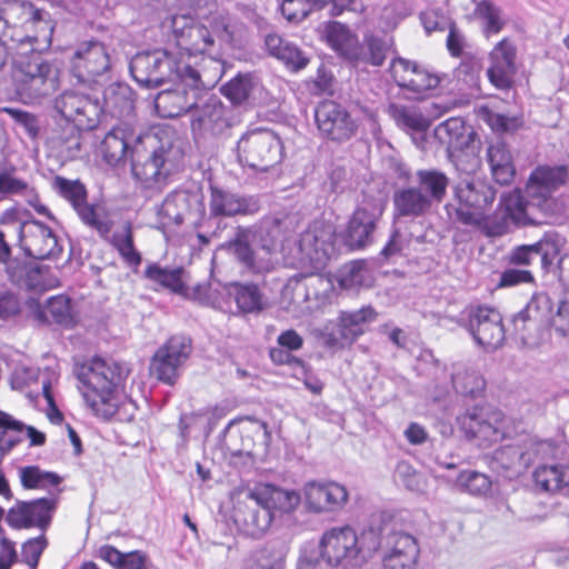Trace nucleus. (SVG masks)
<instances>
[{
  "label": "nucleus",
  "instance_id": "obj_47",
  "mask_svg": "<svg viewBox=\"0 0 569 569\" xmlns=\"http://www.w3.org/2000/svg\"><path fill=\"white\" fill-rule=\"evenodd\" d=\"M18 472L21 486L28 490H46L61 482L59 475L42 470L39 466L20 467Z\"/></svg>",
  "mask_w": 569,
  "mask_h": 569
},
{
  "label": "nucleus",
  "instance_id": "obj_21",
  "mask_svg": "<svg viewBox=\"0 0 569 569\" xmlns=\"http://www.w3.org/2000/svg\"><path fill=\"white\" fill-rule=\"evenodd\" d=\"M19 240L24 252L34 259H58L62 253L57 234L38 220H29L19 226Z\"/></svg>",
  "mask_w": 569,
  "mask_h": 569
},
{
  "label": "nucleus",
  "instance_id": "obj_4",
  "mask_svg": "<svg viewBox=\"0 0 569 569\" xmlns=\"http://www.w3.org/2000/svg\"><path fill=\"white\" fill-rule=\"evenodd\" d=\"M257 232L250 227H237L234 236L223 249L248 272L261 274L272 271L279 263L280 243L272 238L252 248Z\"/></svg>",
  "mask_w": 569,
  "mask_h": 569
},
{
  "label": "nucleus",
  "instance_id": "obj_26",
  "mask_svg": "<svg viewBox=\"0 0 569 569\" xmlns=\"http://www.w3.org/2000/svg\"><path fill=\"white\" fill-rule=\"evenodd\" d=\"M174 88L160 91L154 98V108L161 118H176L192 111L201 101L197 89L182 79L172 81Z\"/></svg>",
  "mask_w": 569,
  "mask_h": 569
},
{
  "label": "nucleus",
  "instance_id": "obj_43",
  "mask_svg": "<svg viewBox=\"0 0 569 569\" xmlns=\"http://www.w3.org/2000/svg\"><path fill=\"white\" fill-rule=\"evenodd\" d=\"M326 39L328 44L349 62L355 57L358 38L346 24L338 21L330 22L326 27Z\"/></svg>",
  "mask_w": 569,
  "mask_h": 569
},
{
  "label": "nucleus",
  "instance_id": "obj_36",
  "mask_svg": "<svg viewBox=\"0 0 569 569\" xmlns=\"http://www.w3.org/2000/svg\"><path fill=\"white\" fill-rule=\"evenodd\" d=\"M393 216L396 219L423 218L431 213L433 206L422 196V193L413 188L410 183L401 187L393 192Z\"/></svg>",
  "mask_w": 569,
  "mask_h": 569
},
{
  "label": "nucleus",
  "instance_id": "obj_12",
  "mask_svg": "<svg viewBox=\"0 0 569 569\" xmlns=\"http://www.w3.org/2000/svg\"><path fill=\"white\" fill-rule=\"evenodd\" d=\"M71 74L80 83H98L111 69V59L104 43L89 40L79 43L69 57Z\"/></svg>",
  "mask_w": 569,
  "mask_h": 569
},
{
  "label": "nucleus",
  "instance_id": "obj_16",
  "mask_svg": "<svg viewBox=\"0 0 569 569\" xmlns=\"http://www.w3.org/2000/svg\"><path fill=\"white\" fill-rule=\"evenodd\" d=\"M378 550L382 553L383 569H415L419 557L417 539L402 530H390L381 535L377 530Z\"/></svg>",
  "mask_w": 569,
  "mask_h": 569
},
{
  "label": "nucleus",
  "instance_id": "obj_8",
  "mask_svg": "<svg viewBox=\"0 0 569 569\" xmlns=\"http://www.w3.org/2000/svg\"><path fill=\"white\" fill-rule=\"evenodd\" d=\"M531 204L527 203L519 190L503 193L500 197L499 204L492 214L486 212L481 222L473 227L487 237H501L511 230L512 226L520 227L533 224L536 220L531 218Z\"/></svg>",
  "mask_w": 569,
  "mask_h": 569
},
{
  "label": "nucleus",
  "instance_id": "obj_56",
  "mask_svg": "<svg viewBox=\"0 0 569 569\" xmlns=\"http://www.w3.org/2000/svg\"><path fill=\"white\" fill-rule=\"evenodd\" d=\"M181 273L182 269L180 268L168 269L157 264H150L144 271L147 279L174 292H180L183 289Z\"/></svg>",
  "mask_w": 569,
  "mask_h": 569
},
{
  "label": "nucleus",
  "instance_id": "obj_39",
  "mask_svg": "<svg viewBox=\"0 0 569 569\" xmlns=\"http://www.w3.org/2000/svg\"><path fill=\"white\" fill-rule=\"evenodd\" d=\"M487 159L496 182L509 184L513 180L516 169L512 156L503 141L497 140L488 147Z\"/></svg>",
  "mask_w": 569,
  "mask_h": 569
},
{
  "label": "nucleus",
  "instance_id": "obj_32",
  "mask_svg": "<svg viewBox=\"0 0 569 569\" xmlns=\"http://www.w3.org/2000/svg\"><path fill=\"white\" fill-rule=\"evenodd\" d=\"M7 276L13 284L27 290L46 291L51 289L56 281L50 276L49 267L27 258L10 262Z\"/></svg>",
  "mask_w": 569,
  "mask_h": 569
},
{
  "label": "nucleus",
  "instance_id": "obj_14",
  "mask_svg": "<svg viewBox=\"0 0 569 569\" xmlns=\"http://www.w3.org/2000/svg\"><path fill=\"white\" fill-rule=\"evenodd\" d=\"M233 126L232 109L216 94H204L191 116L192 133L202 139L219 137Z\"/></svg>",
  "mask_w": 569,
  "mask_h": 569
},
{
  "label": "nucleus",
  "instance_id": "obj_58",
  "mask_svg": "<svg viewBox=\"0 0 569 569\" xmlns=\"http://www.w3.org/2000/svg\"><path fill=\"white\" fill-rule=\"evenodd\" d=\"M395 480L401 483L407 490L412 492H423L426 489V479L423 476L406 460L397 463L395 470Z\"/></svg>",
  "mask_w": 569,
  "mask_h": 569
},
{
  "label": "nucleus",
  "instance_id": "obj_63",
  "mask_svg": "<svg viewBox=\"0 0 569 569\" xmlns=\"http://www.w3.org/2000/svg\"><path fill=\"white\" fill-rule=\"evenodd\" d=\"M47 546L48 540L43 533L39 537L28 539L22 545V561L26 562L31 569H36Z\"/></svg>",
  "mask_w": 569,
  "mask_h": 569
},
{
  "label": "nucleus",
  "instance_id": "obj_37",
  "mask_svg": "<svg viewBox=\"0 0 569 569\" xmlns=\"http://www.w3.org/2000/svg\"><path fill=\"white\" fill-rule=\"evenodd\" d=\"M393 41L389 37L368 36L363 42L357 44L355 57L351 63L356 67L370 64L380 67L385 63L387 57L391 53Z\"/></svg>",
  "mask_w": 569,
  "mask_h": 569
},
{
  "label": "nucleus",
  "instance_id": "obj_10",
  "mask_svg": "<svg viewBox=\"0 0 569 569\" xmlns=\"http://www.w3.org/2000/svg\"><path fill=\"white\" fill-rule=\"evenodd\" d=\"M206 212L203 194L198 191L177 190L166 197L157 208L159 228L181 226L189 221L198 228H204Z\"/></svg>",
  "mask_w": 569,
  "mask_h": 569
},
{
  "label": "nucleus",
  "instance_id": "obj_53",
  "mask_svg": "<svg viewBox=\"0 0 569 569\" xmlns=\"http://www.w3.org/2000/svg\"><path fill=\"white\" fill-rule=\"evenodd\" d=\"M253 89V78L251 74L239 73L227 83L220 91L234 106L244 103Z\"/></svg>",
  "mask_w": 569,
  "mask_h": 569
},
{
  "label": "nucleus",
  "instance_id": "obj_22",
  "mask_svg": "<svg viewBox=\"0 0 569 569\" xmlns=\"http://www.w3.org/2000/svg\"><path fill=\"white\" fill-rule=\"evenodd\" d=\"M502 412L491 407H473L458 417L466 437L482 442H496L502 438Z\"/></svg>",
  "mask_w": 569,
  "mask_h": 569
},
{
  "label": "nucleus",
  "instance_id": "obj_44",
  "mask_svg": "<svg viewBox=\"0 0 569 569\" xmlns=\"http://www.w3.org/2000/svg\"><path fill=\"white\" fill-rule=\"evenodd\" d=\"M376 312L372 308H361L355 311H341L339 331L343 340L352 342L365 332V325L372 321Z\"/></svg>",
  "mask_w": 569,
  "mask_h": 569
},
{
  "label": "nucleus",
  "instance_id": "obj_57",
  "mask_svg": "<svg viewBox=\"0 0 569 569\" xmlns=\"http://www.w3.org/2000/svg\"><path fill=\"white\" fill-rule=\"evenodd\" d=\"M82 130L83 129H80L79 127L68 123L62 132L57 136L56 139L58 140L60 151L67 159L73 160L80 157L82 150L80 131Z\"/></svg>",
  "mask_w": 569,
  "mask_h": 569
},
{
  "label": "nucleus",
  "instance_id": "obj_19",
  "mask_svg": "<svg viewBox=\"0 0 569 569\" xmlns=\"http://www.w3.org/2000/svg\"><path fill=\"white\" fill-rule=\"evenodd\" d=\"M383 207L376 200H363L353 211L345 231V244L351 250H359L373 242L377 223Z\"/></svg>",
  "mask_w": 569,
  "mask_h": 569
},
{
  "label": "nucleus",
  "instance_id": "obj_23",
  "mask_svg": "<svg viewBox=\"0 0 569 569\" xmlns=\"http://www.w3.org/2000/svg\"><path fill=\"white\" fill-rule=\"evenodd\" d=\"M210 216H203L204 228L213 223L219 226V217L253 214L259 210V202L253 197H244L219 187H210Z\"/></svg>",
  "mask_w": 569,
  "mask_h": 569
},
{
  "label": "nucleus",
  "instance_id": "obj_15",
  "mask_svg": "<svg viewBox=\"0 0 569 569\" xmlns=\"http://www.w3.org/2000/svg\"><path fill=\"white\" fill-rule=\"evenodd\" d=\"M54 110L67 124L93 130L100 123L103 108L97 98L73 90L64 91L54 99Z\"/></svg>",
  "mask_w": 569,
  "mask_h": 569
},
{
  "label": "nucleus",
  "instance_id": "obj_46",
  "mask_svg": "<svg viewBox=\"0 0 569 569\" xmlns=\"http://www.w3.org/2000/svg\"><path fill=\"white\" fill-rule=\"evenodd\" d=\"M98 553L101 559L117 569H147L148 556L140 550L123 553L106 545L99 548Z\"/></svg>",
  "mask_w": 569,
  "mask_h": 569
},
{
  "label": "nucleus",
  "instance_id": "obj_30",
  "mask_svg": "<svg viewBox=\"0 0 569 569\" xmlns=\"http://www.w3.org/2000/svg\"><path fill=\"white\" fill-rule=\"evenodd\" d=\"M20 87L31 98L49 96L58 89V71L42 59L29 61L22 69Z\"/></svg>",
  "mask_w": 569,
  "mask_h": 569
},
{
  "label": "nucleus",
  "instance_id": "obj_59",
  "mask_svg": "<svg viewBox=\"0 0 569 569\" xmlns=\"http://www.w3.org/2000/svg\"><path fill=\"white\" fill-rule=\"evenodd\" d=\"M112 244L129 264L138 266L141 262V257L133 246V236L130 224H127L123 230L112 234Z\"/></svg>",
  "mask_w": 569,
  "mask_h": 569
},
{
  "label": "nucleus",
  "instance_id": "obj_6",
  "mask_svg": "<svg viewBox=\"0 0 569 569\" xmlns=\"http://www.w3.org/2000/svg\"><path fill=\"white\" fill-rule=\"evenodd\" d=\"M236 153L242 167L266 172L281 162L283 144L273 131L258 129L241 136L236 146Z\"/></svg>",
  "mask_w": 569,
  "mask_h": 569
},
{
  "label": "nucleus",
  "instance_id": "obj_17",
  "mask_svg": "<svg viewBox=\"0 0 569 569\" xmlns=\"http://www.w3.org/2000/svg\"><path fill=\"white\" fill-rule=\"evenodd\" d=\"M58 497L50 496L30 501L18 500L6 516L7 523L13 529L39 528L43 532L51 525L58 508Z\"/></svg>",
  "mask_w": 569,
  "mask_h": 569
},
{
  "label": "nucleus",
  "instance_id": "obj_18",
  "mask_svg": "<svg viewBox=\"0 0 569 569\" xmlns=\"http://www.w3.org/2000/svg\"><path fill=\"white\" fill-rule=\"evenodd\" d=\"M468 331L477 345L488 351L502 347L506 331L500 312L490 307L471 308L468 313Z\"/></svg>",
  "mask_w": 569,
  "mask_h": 569
},
{
  "label": "nucleus",
  "instance_id": "obj_29",
  "mask_svg": "<svg viewBox=\"0 0 569 569\" xmlns=\"http://www.w3.org/2000/svg\"><path fill=\"white\" fill-rule=\"evenodd\" d=\"M180 79L186 81L188 86L197 89L200 98L204 94H210L209 89L213 88L223 74V63L221 60L211 57L202 58L194 67L190 61L182 59L180 63Z\"/></svg>",
  "mask_w": 569,
  "mask_h": 569
},
{
  "label": "nucleus",
  "instance_id": "obj_41",
  "mask_svg": "<svg viewBox=\"0 0 569 569\" xmlns=\"http://www.w3.org/2000/svg\"><path fill=\"white\" fill-rule=\"evenodd\" d=\"M536 487L545 492L569 488V465L556 463L538 467L533 472Z\"/></svg>",
  "mask_w": 569,
  "mask_h": 569
},
{
  "label": "nucleus",
  "instance_id": "obj_49",
  "mask_svg": "<svg viewBox=\"0 0 569 569\" xmlns=\"http://www.w3.org/2000/svg\"><path fill=\"white\" fill-rule=\"evenodd\" d=\"M389 113L396 123L403 129L425 131L430 126L429 120L413 106L392 103L389 106Z\"/></svg>",
  "mask_w": 569,
  "mask_h": 569
},
{
  "label": "nucleus",
  "instance_id": "obj_40",
  "mask_svg": "<svg viewBox=\"0 0 569 569\" xmlns=\"http://www.w3.org/2000/svg\"><path fill=\"white\" fill-rule=\"evenodd\" d=\"M133 93L131 88L122 82H113L103 91V112L116 118H123L133 111Z\"/></svg>",
  "mask_w": 569,
  "mask_h": 569
},
{
  "label": "nucleus",
  "instance_id": "obj_61",
  "mask_svg": "<svg viewBox=\"0 0 569 569\" xmlns=\"http://www.w3.org/2000/svg\"><path fill=\"white\" fill-rule=\"evenodd\" d=\"M365 281V264L361 261H352L345 264L338 273V282L341 288L355 289Z\"/></svg>",
  "mask_w": 569,
  "mask_h": 569
},
{
  "label": "nucleus",
  "instance_id": "obj_7",
  "mask_svg": "<svg viewBox=\"0 0 569 569\" xmlns=\"http://www.w3.org/2000/svg\"><path fill=\"white\" fill-rule=\"evenodd\" d=\"M182 53L167 50L137 53L130 61V73L142 88H157L164 82L180 79Z\"/></svg>",
  "mask_w": 569,
  "mask_h": 569
},
{
  "label": "nucleus",
  "instance_id": "obj_33",
  "mask_svg": "<svg viewBox=\"0 0 569 569\" xmlns=\"http://www.w3.org/2000/svg\"><path fill=\"white\" fill-rule=\"evenodd\" d=\"M29 317L39 325L57 323L66 328H71L76 323L70 298L59 295L51 297L44 305L34 299L27 301Z\"/></svg>",
  "mask_w": 569,
  "mask_h": 569
},
{
  "label": "nucleus",
  "instance_id": "obj_51",
  "mask_svg": "<svg viewBox=\"0 0 569 569\" xmlns=\"http://www.w3.org/2000/svg\"><path fill=\"white\" fill-rule=\"evenodd\" d=\"M455 486L458 490L475 497H483L491 489L490 478L476 470H463L456 478Z\"/></svg>",
  "mask_w": 569,
  "mask_h": 569
},
{
  "label": "nucleus",
  "instance_id": "obj_9",
  "mask_svg": "<svg viewBox=\"0 0 569 569\" xmlns=\"http://www.w3.org/2000/svg\"><path fill=\"white\" fill-rule=\"evenodd\" d=\"M553 302L546 292L535 293L512 319L515 335L521 342L536 348L542 343L552 316Z\"/></svg>",
  "mask_w": 569,
  "mask_h": 569
},
{
  "label": "nucleus",
  "instance_id": "obj_27",
  "mask_svg": "<svg viewBox=\"0 0 569 569\" xmlns=\"http://www.w3.org/2000/svg\"><path fill=\"white\" fill-rule=\"evenodd\" d=\"M568 178L566 166H539L530 174L526 186V192L532 206L549 207L551 194L559 187L565 184Z\"/></svg>",
  "mask_w": 569,
  "mask_h": 569
},
{
  "label": "nucleus",
  "instance_id": "obj_28",
  "mask_svg": "<svg viewBox=\"0 0 569 569\" xmlns=\"http://www.w3.org/2000/svg\"><path fill=\"white\" fill-rule=\"evenodd\" d=\"M389 71L400 88L415 93L426 92L439 84V78L436 74L405 58L392 59Z\"/></svg>",
  "mask_w": 569,
  "mask_h": 569
},
{
  "label": "nucleus",
  "instance_id": "obj_5",
  "mask_svg": "<svg viewBox=\"0 0 569 569\" xmlns=\"http://www.w3.org/2000/svg\"><path fill=\"white\" fill-rule=\"evenodd\" d=\"M496 199V190L481 180H461L453 188V200L446 206L449 216L466 226L481 222Z\"/></svg>",
  "mask_w": 569,
  "mask_h": 569
},
{
  "label": "nucleus",
  "instance_id": "obj_42",
  "mask_svg": "<svg viewBox=\"0 0 569 569\" xmlns=\"http://www.w3.org/2000/svg\"><path fill=\"white\" fill-rule=\"evenodd\" d=\"M214 43L210 30L201 24L193 23L187 33L178 40L177 47L180 49L177 56L184 54V59L190 61L193 54L203 53Z\"/></svg>",
  "mask_w": 569,
  "mask_h": 569
},
{
  "label": "nucleus",
  "instance_id": "obj_64",
  "mask_svg": "<svg viewBox=\"0 0 569 569\" xmlns=\"http://www.w3.org/2000/svg\"><path fill=\"white\" fill-rule=\"evenodd\" d=\"M549 327L559 337L569 338V301L563 300L558 303L556 312L552 311Z\"/></svg>",
  "mask_w": 569,
  "mask_h": 569
},
{
  "label": "nucleus",
  "instance_id": "obj_24",
  "mask_svg": "<svg viewBox=\"0 0 569 569\" xmlns=\"http://www.w3.org/2000/svg\"><path fill=\"white\" fill-rule=\"evenodd\" d=\"M143 139L152 140L149 136L138 132L131 124L121 123L112 128L100 144L103 160L110 166H117L121 161L133 156V149L141 144Z\"/></svg>",
  "mask_w": 569,
  "mask_h": 569
},
{
  "label": "nucleus",
  "instance_id": "obj_20",
  "mask_svg": "<svg viewBox=\"0 0 569 569\" xmlns=\"http://www.w3.org/2000/svg\"><path fill=\"white\" fill-rule=\"evenodd\" d=\"M315 121L321 137L343 142L357 132V124L347 109L332 100L321 101L315 109Z\"/></svg>",
  "mask_w": 569,
  "mask_h": 569
},
{
  "label": "nucleus",
  "instance_id": "obj_55",
  "mask_svg": "<svg viewBox=\"0 0 569 569\" xmlns=\"http://www.w3.org/2000/svg\"><path fill=\"white\" fill-rule=\"evenodd\" d=\"M77 216L83 224L97 231L101 238H107L111 231V221L104 219L94 204L88 202V199L74 209Z\"/></svg>",
  "mask_w": 569,
  "mask_h": 569
},
{
  "label": "nucleus",
  "instance_id": "obj_52",
  "mask_svg": "<svg viewBox=\"0 0 569 569\" xmlns=\"http://www.w3.org/2000/svg\"><path fill=\"white\" fill-rule=\"evenodd\" d=\"M452 386L458 393L477 397L486 387L482 376L472 369L457 370L451 377Z\"/></svg>",
  "mask_w": 569,
  "mask_h": 569
},
{
  "label": "nucleus",
  "instance_id": "obj_3",
  "mask_svg": "<svg viewBox=\"0 0 569 569\" xmlns=\"http://www.w3.org/2000/svg\"><path fill=\"white\" fill-rule=\"evenodd\" d=\"M377 530L368 529L357 535L350 526L333 527L323 532L320 557L330 567L360 569L378 551Z\"/></svg>",
  "mask_w": 569,
  "mask_h": 569
},
{
  "label": "nucleus",
  "instance_id": "obj_11",
  "mask_svg": "<svg viewBox=\"0 0 569 569\" xmlns=\"http://www.w3.org/2000/svg\"><path fill=\"white\" fill-rule=\"evenodd\" d=\"M171 148H159L148 152L146 139L133 149L131 169L133 177L148 189H161L172 173L174 164Z\"/></svg>",
  "mask_w": 569,
  "mask_h": 569
},
{
  "label": "nucleus",
  "instance_id": "obj_50",
  "mask_svg": "<svg viewBox=\"0 0 569 569\" xmlns=\"http://www.w3.org/2000/svg\"><path fill=\"white\" fill-rule=\"evenodd\" d=\"M536 253L541 259L542 268L548 269L560 256L566 239L556 231H548L537 242L532 243Z\"/></svg>",
  "mask_w": 569,
  "mask_h": 569
},
{
  "label": "nucleus",
  "instance_id": "obj_31",
  "mask_svg": "<svg viewBox=\"0 0 569 569\" xmlns=\"http://www.w3.org/2000/svg\"><path fill=\"white\" fill-rule=\"evenodd\" d=\"M335 231L332 226L313 222L303 231L299 239L302 254L316 264H325L333 252Z\"/></svg>",
  "mask_w": 569,
  "mask_h": 569
},
{
  "label": "nucleus",
  "instance_id": "obj_34",
  "mask_svg": "<svg viewBox=\"0 0 569 569\" xmlns=\"http://www.w3.org/2000/svg\"><path fill=\"white\" fill-rule=\"evenodd\" d=\"M516 46L508 39L498 42L490 52V67L487 70L490 82L498 89H508L516 73Z\"/></svg>",
  "mask_w": 569,
  "mask_h": 569
},
{
  "label": "nucleus",
  "instance_id": "obj_48",
  "mask_svg": "<svg viewBox=\"0 0 569 569\" xmlns=\"http://www.w3.org/2000/svg\"><path fill=\"white\" fill-rule=\"evenodd\" d=\"M26 425L0 410V453L6 455L23 441Z\"/></svg>",
  "mask_w": 569,
  "mask_h": 569
},
{
  "label": "nucleus",
  "instance_id": "obj_13",
  "mask_svg": "<svg viewBox=\"0 0 569 569\" xmlns=\"http://www.w3.org/2000/svg\"><path fill=\"white\" fill-rule=\"evenodd\" d=\"M191 352L192 342L189 337L172 336L152 356L150 373L163 383L174 385Z\"/></svg>",
  "mask_w": 569,
  "mask_h": 569
},
{
  "label": "nucleus",
  "instance_id": "obj_25",
  "mask_svg": "<svg viewBox=\"0 0 569 569\" xmlns=\"http://www.w3.org/2000/svg\"><path fill=\"white\" fill-rule=\"evenodd\" d=\"M305 505L315 513L336 512L348 501V490L335 482L309 481L303 487Z\"/></svg>",
  "mask_w": 569,
  "mask_h": 569
},
{
  "label": "nucleus",
  "instance_id": "obj_54",
  "mask_svg": "<svg viewBox=\"0 0 569 569\" xmlns=\"http://www.w3.org/2000/svg\"><path fill=\"white\" fill-rule=\"evenodd\" d=\"M52 186L58 194L71 204L73 210L88 199L87 188L80 180L57 176Z\"/></svg>",
  "mask_w": 569,
  "mask_h": 569
},
{
  "label": "nucleus",
  "instance_id": "obj_62",
  "mask_svg": "<svg viewBox=\"0 0 569 569\" xmlns=\"http://www.w3.org/2000/svg\"><path fill=\"white\" fill-rule=\"evenodd\" d=\"M14 168L7 162H0V193L18 194L22 193L28 184L13 176Z\"/></svg>",
  "mask_w": 569,
  "mask_h": 569
},
{
  "label": "nucleus",
  "instance_id": "obj_1",
  "mask_svg": "<svg viewBox=\"0 0 569 569\" xmlns=\"http://www.w3.org/2000/svg\"><path fill=\"white\" fill-rule=\"evenodd\" d=\"M300 495L271 483H258L240 492L233 508V521L243 535L259 539L271 527L274 511L291 512Z\"/></svg>",
  "mask_w": 569,
  "mask_h": 569
},
{
  "label": "nucleus",
  "instance_id": "obj_45",
  "mask_svg": "<svg viewBox=\"0 0 569 569\" xmlns=\"http://www.w3.org/2000/svg\"><path fill=\"white\" fill-rule=\"evenodd\" d=\"M231 295L243 313L260 312L267 307V298L254 283H233Z\"/></svg>",
  "mask_w": 569,
  "mask_h": 569
},
{
  "label": "nucleus",
  "instance_id": "obj_60",
  "mask_svg": "<svg viewBox=\"0 0 569 569\" xmlns=\"http://www.w3.org/2000/svg\"><path fill=\"white\" fill-rule=\"evenodd\" d=\"M475 14L486 21L487 33H498L503 27L500 10L489 0L476 2Z\"/></svg>",
  "mask_w": 569,
  "mask_h": 569
},
{
  "label": "nucleus",
  "instance_id": "obj_35",
  "mask_svg": "<svg viewBox=\"0 0 569 569\" xmlns=\"http://www.w3.org/2000/svg\"><path fill=\"white\" fill-rule=\"evenodd\" d=\"M547 441L531 442L529 448L525 449L518 445H507L495 450L491 458V469L496 471L515 470L528 468L539 455L540 449L548 447Z\"/></svg>",
  "mask_w": 569,
  "mask_h": 569
},
{
  "label": "nucleus",
  "instance_id": "obj_38",
  "mask_svg": "<svg viewBox=\"0 0 569 569\" xmlns=\"http://www.w3.org/2000/svg\"><path fill=\"white\" fill-rule=\"evenodd\" d=\"M411 184L435 207L443 201L449 178L437 169H420L412 177Z\"/></svg>",
  "mask_w": 569,
  "mask_h": 569
},
{
  "label": "nucleus",
  "instance_id": "obj_2",
  "mask_svg": "<svg viewBox=\"0 0 569 569\" xmlns=\"http://www.w3.org/2000/svg\"><path fill=\"white\" fill-rule=\"evenodd\" d=\"M128 371L112 359L93 357L77 370L86 403L94 415L110 419L119 415L117 390Z\"/></svg>",
  "mask_w": 569,
  "mask_h": 569
}]
</instances>
